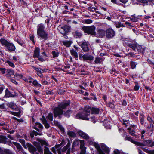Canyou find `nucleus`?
I'll return each instance as SVG.
<instances>
[{
  "label": "nucleus",
  "instance_id": "0eeeda50",
  "mask_svg": "<svg viewBox=\"0 0 154 154\" xmlns=\"http://www.w3.org/2000/svg\"><path fill=\"white\" fill-rule=\"evenodd\" d=\"M89 115V114H88V112L85 111V108L84 110L82 112L78 113L76 114V118L78 119L88 120H89V118H88V116Z\"/></svg>",
  "mask_w": 154,
  "mask_h": 154
},
{
  "label": "nucleus",
  "instance_id": "9b49d317",
  "mask_svg": "<svg viewBox=\"0 0 154 154\" xmlns=\"http://www.w3.org/2000/svg\"><path fill=\"white\" fill-rule=\"evenodd\" d=\"M6 104L8 107L10 108L12 110L15 111H17V109H18L19 108H20L14 101H11L7 103H6Z\"/></svg>",
  "mask_w": 154,
  "mask_h": 154
},
{
  "label": "nucleus",
  "instance_id": "5701e85b",
  "mask_svg": "<svg viewBox=\"0 0 154 154\" xmlns=\"http://www.w3.org/2000/svg\"><path fill=\"white\" fill-rule=\"evenodd\" d=\"M114 24L117 28H119L120 27H125L124 24L119 21H115L114 22Z\"/></svg>",
  "mask_w": 154,
  "mask_h": 154
},
{
  "label": "nucleus",
  "instance_id": "dca6fc26",
  "mask_svg": "<svg viewBox=\"0 0 154 154\" xmlns=\"http://www.w3.org/2000/svg\"><path fill=\"white\" fill-rule=\"evenodd\" d=\"M82 57L84 60H88L91 61L93 60L94 59V56L89 55L88 53H86L83 55Z\"/></svg>",
  "mask_w": 154,
  "mask_h": 154
},
{
  "label": "nucleus",
  "instance_id": "ddd939ff",
  "mask_svg": "<svg viewBox=\"0 0 154 154\" xmlns=\"http://www.w3.org/2000/svg\"><path fill=\"white\" fill-rule=\"evenodd\" d=\"M18 94L14 92V94H12L9 90L8 88H6L5 90V94L4 95V97L5 98H9V97H14L18 96Z\"/></svg>",
  "mask_w": 154,
  "mask_h": 154
},
{
  "label": "nucleus",
  "instance_id": "c756f323",
  "mask_svg": "<svg viewBox=\"0 0 154 154\" xmlns=\"http://www.w3.org/2000/svg\"><path fill=\"white\" fill-rule=\"evenodd\" d=\"M142 2H144L143 4V6H144L146 5H149L152 6L154 4L153 2V1H141Z\"/></svg>",
  "mask_w": 154,
  "mask_h": 154
},
{
  "label": "nucleus",
  "instance_id": "72a5a7b5",
  "mask_svg": "<svg viewBox=\"0 0 154 154\" xmlns=\"http://www.w3.org/2000/svg\"><path fill=\"white\" fill-rule=\"evenodd\" d=\"M128 130L129 131V134L132 136H135L136 138L139 137L138 135L135 134V132L133 130H132L131 128H128Z\"/></svg>",
  "mask_w": 154,
  "mask_h": 154
},
{
  "label": "nucleus",
  "instance_id": "c85d7f7f",
  "mask_svg": "<svg viewBox=\"0 0 154 154\" xmlns=\"http://www.w3.org/2000/svg\"><path fill=\"white\" fill-rule=\"evenodd\" d=\"M51 150L54 154H56L57 152L58 154H62L61 151L60 149L57 148L56 147V146H55V147H52L51 148Z\"/></svg>",
  "mask_w": 154,
  "mask_h": 154
},
{
  "label": "nucleus",
  "instance_id": "7c9ffc66",
  "mask_svg": "<svg viewBox=\"0 0 154 154\" xmlns=\"http://www.w3.org/2000/svg\"><path fill=\"white\" fill-rule=\"evenodd\" d=\"M128 1H111V2L114 4H116L119 5H121L122 4L126 3Z\"/></svg>",
  "mask_w": 154,
  "mask_h": 154
},
{
  "label": "nucleus",
  "instance_id": "4d7b16f0",
  "mask_svg": "<svg viewBox=\"0 0 154 154\" xmlns=\"http://www.w3.org/2000/svg\"><path fill=\"white\" fill-rule=\"evenodd\" d=\"M4 152L6 154H14L11 151L8 149H5Z\"/></svg>",
  "mask_w": 154,
  "mask_h": 154
},
{
  "label": "nucleus",
  "instance_id": "f3484780",
  "mask_svg": "<svg viewBox=\"0 0 154 154\" xmlns=\"http://www.w3.org/2000/svg\"><path fill=\"white\" fill-rule=\"evenodd\" d=\"M70 148L69 147V143L67 144V145L65 146L61 150L62 153H64L67 151L66 154H70Z\"/></svg>",
  "mask_w": 154,
  "mask_h": 154
},
{
  "label": "nucleus",
  "instance_id": "6e6d98bb",
  "mask_svg": "<svg viewBox=\"0 0 154 154\" xmlns=\"http://www.w3.org/2000/svg\"><path fill=\"white\" fill-rule=\"evenodd\" d=\"M53 117V114L51 113H49L48 116V118L50 121H52Z\"/></svg>",
  "mask_w": 154,
  "mask_h": 154
},
{
  "label": "nucleus",
  "instance_id": "a878e982",
  "mask_svg": "<svg viewBox=\"0 0 154 154\" xmlns=\"http://www.w3.org/2000/svg\"><path fill=\"white\" fill-rule=\"evenodd\" d=\"M12 143L16 146L17 149L19 151H23V149L19 143L14 142H13Z\"/></svg>",
  "mask_w": 154,
  "mask_h": 154
},
{
  "label": "nucleus",
  "instance_id": "7ed1b4c3",
  "mask_svg": "<svg viewBox=\"0 0 154 154\" xmlns=\"http://www.w3.org/2000/svg\"><path fill=\"white\" fill-rule=\"evenodd\" d=\"M49 144L46 141L39 138V153L43 154L44 150V154H52L47 147Z\"/></svg>",
  "mask_w": 154,
  "mask_h": 154
},
{
  "label": "nucleus",
  "instance_id": "39448f33",
  "mask_svg": "<svg viewBox=\"0 0 154 154\" xmlns=\"http://www.w3.org/2000/svg\"><path fill=\"white\" fill-rule=\"evenodd\" d=\"M96 27L94 26H84L82 27V29L84 32L89 35H94L96 34L95 30Z\"/></svg>",
  "mask_w": 154,
  "mask_h": 154
},
{
  "label": "nucleus",
  "instance_id": "79ce46f5",
  "mask_svg": "<svg viewBox=\"0 0 154 154\" xmlns=\"http://www.w3.org/2000/svg\"><path fill=\"white\" fill-rule=\"evenodd\" d=\"M67 134L69 137L74 138L76 137V134L75 132L72 131H69L67 132Z\"/></svg>",
  "mask_w": 154,
  "mask_h": 154
},
{
  "label": "nucleus",
  "instance_id": "09e8293b",
  "mask_svg": "<svg viewBox=\"0 0 154 154\" xmlns=\"http://www.w3.org/2000/svg\"><path fill=\"white\" fill-rule=\"evenodd\" d=\"M79 141L78 140H75L74 141L72 147H75L79 145Z\"/></svg>",
  "mask_w": 154,
  "mask_h": 154
},
{
  "label": "nucleus",
  "instance_id": "a18cd8bd",
  "mask_svg": "<svg viewBox=\"0 0 154 154\" xmlns=\"http://www.w3.org/2000/svg\"><path fill=\"white\" fill-rule=\"evenodd\" d=\"M102 61V58H100L99 57H96L95 58L94 62L96 64H99L101 63Z\"/></svg>",
  "mask_w": 154,
  "mask_h": 154
},
{
  "label": "nucleus",
  "instance_id": "f8f14e48",
  "mask_svg": "<svg viewBox=\"0 0 154 154\" xmlns=\"http://www.w3.org/2000/svg\"><path fill=\"white\" fill-rule=\"evenodd\" d=\"M106 37L109 38H112L115 36V32L112 29H108L106 30Z\"/></svg>",
  "mask_w": 154,
  "mask_h": 154
},
{
  "label": "nucleus",
  "instance_id": "f03ea898",
  "mask_svg": "<svg viewBox=\"0 0 154 154\" xmlns=\"http://www.w3.org/2000/svg\"><path fill=\"white\" fill-rule=\"evenodd\" d=\"M0 42L2 45L4 46L6 51L9 52H12L15 50L16 47L14 44L10 41L5 38H1Z\"/></svg>",
  "mask_w": 154,
  "mask_h": 154
},
{
  "label": "nucleus",
  "instance_id": "4be33fe9",
  "mask_svg": "<svg viewBox=\"0 0 154 154\" xmlns=\"http://www.w3.org/2000/svg\"><path fill=\"white\" fill-rule=\"evenodd\" d=\"M143 142L144 143H146V144H144L143 143L144 145V146L146 145H148L150 147H153L154 146V142L151 140H145ZM143 146H144V145Z\"/></svg>",
  "mask_w": 154,
  "mask_h": 154
},
{
  "label": "nucleus",
  "instance_id": "8fccbe9b",
  "mask_svg": "<svg viewBox=\"0 0 154 154\" xmlns=\"http://www.w3.org/2000/svg\"><path fill=\"white\" fill-rule=\"evenodd\" d=\"M37 140L38 141L37 142L35 141H34L33 144L36 146L35 147L37 148V150L38 151V138H37Z\"/></svg>",
  "mask_w": 154,
  "mask_h": 154
},
{
  "label": "nucleus",
  "instance_id": "13d9d810",
  "mask_svg": "<svg viewBox=\"0 0 154 154\" xmlns=\"http://www.w3.org/2000/svg\"><path fill=\"white\" fill-rule=\"evenodd\" d=\"M52 54L53 55V57H56L58 56V52H56L55 51H52Z\"/></svg>",
  "mask_w": 154,
  "mask_h": 154
},
{
  "label": "nucleus",
  "instance_id": "ea45409f",
  "mask_svg": "<svg viewBox=\"0 0 154 154\" xmlns=\"http://www.w3.org/2000/svg\"><path fill=\"white\" fill-rule=\"evenodd\" d=\"M15 41L18 44L20 45L22 47H25L26 45L23 41H22L21 40L19 39H17Z\"/></svg>",
  "mask_w": 154,
  "mask_h": 154
},
{
  "label": "nucleus",
  "instance_id": "4c0bfd02",
  "mask_svg": "<svg viewBox=\"0 0 154 154\" xmlns=\"http://www.w3.org/2000/svg\"><path fill=\"white\" fill-rule=\"evenodd\" d=\"M33 57L34 58H37L38 59V47L35 48L34 52Z\"/></svg>",
  "mask_w": 154,
  "mask_h": 154
},
{
  "label": "nucleus",
  "instance_id": "2eb2a0df",
  "mask_svg": "<svg viewBox=\"0 0 154 154\" xmlns=\"http://www.w3.org/2000/svg\"><path fill=\"white\" fill-rule=\"evenodd\" d=\"M125 140L129 141L132 142V143L137 146H142L144 145L143 143L135 141L133 140L131 137H128V136H126V137L125 139Z\"/></svg>",
  "mask_w": 154,
  "mask_h": 154
},
{
  "label": "nucleus",
  "instance_id": "423d86ee",
  "mask_svg": "<svg viewBox=\"0 0 154 154\" xmlns=\"http://www.w3.org/2000/svg\"><path fill=\"white\" fill-rule=\"evenodd\" d=\"M85 110L88 114H97L99 113L100 109L99 108L96 107H91L87 106L85 107Z\"/></svg>",
  "mask_w": 154,
  "mask_h": 154
},
{
  "label": "nucleus",
  "instance_id": "6e6552de",
  "mask_svg": "<svg viewBox=\"0 0 154 154\" xmlns=\"http://www.w3.org/2000/svg\"><path fill=\"white\" fill-rule=\"evenodd\" d=\"M73 47V48L70 50V53L73 57L77 60H78V57L77 52L80 51V49L75 45H74Z\"/></svg>",
  "mask_w": 154,
  "mask_h": 154
},
{
  "label": "nucleus",
  "instance_id": "5fc2aeb1",
  "mask_svg": "<svg viewBox=\"0 0 154 154\" xmlns=\"http://www.w3.org/2000/svg\"><path fill=\"white\" fill-rule=\"evenodd\" d=\"M12 119L14 120H17L19 122H23V120L22 119H19L15 117H13Z\"/></svg>",
  "mask_w": 154,
  "mask_h": 154
},
{
  "label": "nucleus",
  "instance_id": "bf43d9fd",
  "mask_svg": "<svg viewBox=\"0 0 154 154\" xmlns=\"http://www.w3.org/2000/svg\"><path fill=\"white\" fill-rule=\"evenodd\" d=\"M147 120L150 123L153 122V120L152 118L149 115L147 116Z\"/></svg>",
  "mask_w": 154,
  "mask_h": 154
},
{
  "label": "nucleus",
  "instance_id": "aec40b11",
  "mask_svg": "<svg viewBox=\"0 0 154 154\" xmlns=\"http://www.w3.org/2000/svg\"><path fill=\"white\" fill-rule=\"evenodd\" d=\"M72 34L74 37L75 38H80L82 36L81 32L78 30L73 32Z\"/></svg>",
  "mask_w": 154,
  "mask_h": 154
},
{
  "label": "nucleus",
  "instance_id": "20e7f679",
  "mask_svg": "<svg viewBox=\"0 0 154 154\" xmlns=\"http://www.w3.org/2000/svg\"><path fill=\"white\" fill-rule=\"evenodd\" d=\"M48 32L45 30V26L41 23L39 24V38L43 41L48 38Z\"/></svg>",
  "mask_w": 154,
  "mask_h": 154
},
{
  "label": "nucleus",
  "instance_id": "1a4fd4ad",
  "mask_svg": "<svg viewBox=\"0 0 154 154\" xmlns=\"http://www.w3.org/2000/svg\"><path fill=\"white\" fill-rule=\"evenodd\" d=\"M78 45L80 46L82 50L85 52H88L89 50V46L87 42H78L77 41Z\"/></svg>",
  "mask_w": 154,
  "mask_h": 154
},
{
  "label": "nucleus",
  "instance_id": "3c124183",
  "mask_svg": "<svg viewBox=\"0 0 154 154\" xmlns=\"http://www.w3.org/2000/svg\"><path fill=\"white\" fill-rule=\"evenodd\" d=\"M125 23L127 26H128L127 27L128 28H131L132 27H134V25L133 24H131V23H130L128 22H125Z\"/></svg>",
  "mask_w": 154,
  "mask_h": 154
},
{
  "label": "nucleus",
  "instance_id": "2f4dec72",
  "mask_svg": "<svg viewBox=\"0 0 154 154\" xmlns=\"http://www.w3.org/2000/svg\"><path fill=\"white\" fill-rule=\"evenodd\" d=\"M105 33H106L105 31L102 29H99L97 32L100 38H102L105 36Z\"/></svg>",
  "mask_w": 154,
  "mask_h": 154
},
{
  "label": "nucleus",
  "instance_id": "680f3d73",
  "mask_svg": "<svg viewBox=\"0 0 154 154\" xmlns=\"http://www.w3.org/2000/svg\"><path fill=\"white\" fill-rule=\"evenodd\" d=\"M30 40L32 41L34 44H35V42L34 39V37L33 35L32 34L31 35H30Z\"/></svg>",
  "mask_w": 154,
  "mask_h": 154
},
{
  "label": "nucleus",
  "instance_id": "e2e57ef3",
  "mask_svg": "<svg viewBox=\"0 0 154 154\" xmlns=\"http://www.w3.org/2000/svg\"><path fill=\"white\" fill-rule=\"evenodd\" d=\"M108 105L111 109H114L115 108V106L111 102H109L108 103Z\"/></svg>",
  "mask_w": 154,
  "mask_h": 154
},
{
  "label": "nucleus",
  "instance_id": "bb28decb",
  "mask_svg": "<svg viewBox=\"0 0 154 154\" xmlns=\"http://www.w3.org/2000/svg\"><path fill=\"white\" fill-rule=\"evenodd\" d=\"M17 112H14L13 111L11 112V114L14 116H16L18 117H20L21 111L20 108H19L17 109Z\"/></svg>",
  "mask_w": 154,
  "mask_h": 154
},
{
  "label": "nucleus",
  "instance_id": "49530a36",
  "mask_svg": "<svg viewBox=\"0 0 154 154\" xmlns=\"http://www.w3.org/2000/svg\"><path fill=\"white\" fill-rule=\"evenodd\" d=\"M7 72L8 73L7 75L10 76L13 75L14 74V71L11 69H7Z\"/></svg>",
  "mask_w": 154,
  "mask_h": 154
},
{
  "label": "nucleus",
  "instance_id": "de8ad7c7",
  "mask_svg": "<svg viewBox=\"0 0 154 154\" xmlns=\"http://www.w3.org/2000/svg\"><path fill=\"white\" fill-rule=\"evenodd\" d=\"M93 22L92 20L90 19H86L84 20L83 23H86L87 24H90L92 23Z\"/></svg>",
  "mask_w": 154,
  "mask_h": 154
},
{
  "label": "nucleus",
  "instance_id": "338daca9",
  "mask_svg": "<svg viewBox=\"0 0 154 154\" xmlns=\"http://www.w3.org/2000/svg\"><path fill=\"white\" fill-rule=\"evenodd\" d=\"M26 1H20L21 4H22L24 6H27V3L26 2Z\"/></svg>",
  "mask_w": 154,
  "mask_h": 154
},
{
  "label": "nucleus",
  "instance_id": "9d476101",
  "mask_svg": "<svg viewBox=\"0 0 154 154\" xmlns=\"http://www.w3.org/2000/svg\"><path fill=\"white\" fill-rule=\"evenodd\" d=\"M27 148H28L29 152L31 154H35V153H36V154H38V153L36 152L37 149L36 147L34 146L32 144L28 142L27 143Z\"/></svg>",
  "mask_w": 154,
  "mask_h": 154
},
{
  "label": "nucleus",
  "instance_id": "37998d69",
  "mask_svg": "<svg viewBox=\"0 0 154 154\" xmlns=\"http://www.w3.org/2000/svg\"><path fill=\"white\" fill-rule=\"evenodd\" d=\"M80 148L81 149H85L86 147L85 146L84 141L83 140H80Z\"/></svg>",
  "mask_w": 154,
  "mask_h": 154
},
{
  "label": "nucleus",
  "instance_id": "f257e3e1",
  "mask_svg": "<svg viewBox=\"0 0 154 154\" xmlns=\"http://www.w3.org/2000/svg\"><path fill=\"white\" fill-rule=\"evenodd\" d=\"M70 105V102L68 101H65L58 103V106L55 107L53 110V112L55 117L60 116L63 114L66 117L69 118L72 111L68 110L64 113L63 110L66 109Z\"/></svg>",
  "mask_w": 154,
  "mask_h": 154
},
{
  "label": "nucleus",
  "instance_id": "58836bf2",
  "mask_svg": "<svg viewBox=\"0 0 154 154\" xmlns=\"http://www.w3.org/2000/svg\"><path fill=\"white\" fill-rule=\"evenodd\" d=\"M144 2L141 1H132V3L133 5H142L143 6Z\"/></svg>",
  "mask_w": 154,
  "mask_h": 154
},
{
  "label": "nucleus",
  "instance_id": "a19ab883",
  "mask_svg": "<svg viewBox=\"0 0 154 154\" xmlns=\"http://www.w3.org/2000/svg\"><path fill=\"white\" fill-rule=\"evenodd\" d=\"M94 146L97 151L99 152V154H105L101 151L100 146L98 144H95L94 145Z\"/></svg>",
  "mask_w": 154,
  "mask_h": 154
},
{
  "label": "nucleus",
  "instance_id": "412c9836",
  "mask_svg": "<svg viewBox=\"0 0 154 154\" xmlns=\"http://www.w3.org/2000/svg\"><path fill=\"white\" fill-rule=\"evenodd\" d=\"M42 121L43 124L44 125L46 128H48L49 127V125L47 123L46 119L45 118L44 116L42 115V118L40 119Z\"/></svg>",
  "mask_w": 154,
  "mask_h": 154
},
{
  "label": "nucleus",
  "instance_id": "052dcab7",
  "mask_svg": "<svg viewBox=\"0 0 154 154\" xmlns=\"http://www.w3.org/2000/svg\"><path fill=\"white\" fill-rule=\"evenodd\" d=\"M135 54L132 52H130L126 54V55L129 57H133L134 56Z\"/></svg>",
  "mask_w": 154,
  "mask_h": 154
},
{
  "label": "nucleus",
  "instance_id": "6ab92c4d",
  "mask_svg": "<svg viewBox=\"0 0 154 154\" xmlns=\"http://www.w3.org/2000/svg\"><path fill=\"white\" fill-rule=\"evenodd\" d=\"M137 43L135 42L128 43L127 45L130 48H131L132 50L135 51L137 46Z\"/></svg>",
  "mask_w": 154,
  "mask_h": 154
},
{
  "label": "nucleus",
  "instance_id": "cd10ccee",
  "mask_svg": "<svg viewBox=\"0 0 154 154\" xmlns=\"http://www.w3.org/2000/svg\"><path fill=\"white\" fill-rule=\"evenodd\" d=\"M140 148L144 152L148 154H154V150H150L144 147H141Z\"/></svg>",
  "mask_w": 154,
  "mask_h": 154
},
{
  "label": "nucleus",
  "instance_id": "e433bc0d",
  "mask_svg": "<svg viewBox=\"0 0 154 154\" xmlns=\"http://www.w3.org/2000/svg\"><path fill=\"white\" fill-rule=\"evenodd\" d=\"M19 142L21 144L23 147L25 149H27V143L26 144L25 140L24 139H19Z\"/></svg>",
  "mask_w": 154,
  "mask_h": 154
},
{
  "label": "nucleus",
  "instance_id": "864d4df0",
  "mask_svg": "<svg viewBox=\"0 0 154 154\" xmlns=\"http://www.w3.org/2000/svg\"><path fill=\"white\" fill-rule=\"evenodd\" d=\"M23 77V75L22 74H20L17 73L15 74L14 75V77L18 79H22Z\"/></svg>",
  "mask_w": 154,
  "mask_h": 154
},
{
  "label": "nucleus",
  "instance_id": "b1692460",
  "mask_svg": "<svg viewBox=\"0 0 154 154\" xmlns=\"http://www.w3.org/2000/svg\"><path fill=\"white\" fill-rule=\"evenodd\" d=\"M8 138L5 136L0 135V143L6 144L7 143Z\"/></svg>",
  "mask_w": 154,
  "mask_h": 154
},
{
  "label": "nucleus",
  "instance_id": "69168bd1",
  "mask_svg": "<svg viewBox=\"0 0 154 154\" xmlns=\"http://www.w3.org/2000/svg\"><path fill=\"white\" fill-rule=\"evenodd\" d=\"M120 152L119 150L117 149H115L113 151V154H120Z\"/></svg>",
  "mask_w": 154,
  "mask_h": 154
},
{
  "label": "nucleus",
  "instance_id": "393cba45",
  "mask_svg": "<svg viewBox=\"0 0 154 154\" xmlns=\"http://www.w3.org/2000/svg\"><path fill=\"white\" fill-rule=\"evenodd\" d=\"M102 149L106 153L109 154L110 152V149L105 145L102 143L100 145Z\"/></svg>",
  "mask_w": 154,
  "mask_h": 154
},
{
  "label": "nucleus",
  "instance_id": "c9c22d12",
  "mask_svg": "<svg viewBox=\"0 0 154 154\" xmlns=\"http://www.w3.org/2000/svg\"><path fill=\"white\" fill-rule=\"evenodd\" d=\"M138 63L137 62L133 61H131L130 62V65L131 68L132 69H134L136 68V66L137 65Z\"/></svg>",
  "mask_w": 154,
  "mask_h": 154
},
{
  "label": "nucleus",
  "instance_id": "4468645a",
  "mask_svg": "<svg viewBox=\"0 0 154 154\" xmlns=\"http://www.w3.org/2000/svg\"><path fill=\"white\" fill-rule=\"evenodd\" d=\"M78 134L83 139L86 140H88L89 141H91V140L90 137L85 133L81 131H78Z\"/></svg>",
  "mask_w": 154,
  "mask_h": 154
},
{
  "label": "nucleus",
  "instance_id": "473e14b6",
  "mask_svg": "<svg viewBox=\"0 0 154 154\" xmlns=\"http://www.w3.org/2000/svg\"><path fill=\"white\" fill-rule=\"evenodd\" d=\"M38 135V132L34 130H31L30 133V135L32 138L34 137V136H37Z\"/></svg>",
  "mask_w": 154,
  "mask_h": 154
},
{
  "label": "nucleus",
  "instance_id": "774afa93",
  "mask_svg": "<svg viewBox=\"0 0 154 154\" xmlns=\"http://www.w3.org/2000/svg\"><path fill=\"white\" fill-rule=\"evenodd\" d=\"M140 86L138 85H136L134 87V90L133 91H138L139 89Z\"/></svg>",
  "mask_w": 154,
  "mask_h": 154
},
{
  "label": "nucleus",
  "instance_id": "f704fd0d",
  "mask_svg": "<svg viewBox=\"0 0 154 154\" xmlns=\"http://www.w3.org/2000/svg\"><path fill=\"white\" fill-rule=\"evenodd\" d=\"M136 49H137L138 51L139 52H143L145 49L144 47H142L141 46L137 44V46L136 47Z\"/></svg>",
  "mask_w": 154,
  "mask_h": 154
},
{
  "label": "nucleus",
  "instance_id": "603ef678",
  "mask_svg": "<svg viewBox=\"0 0 154 154\" xmlns=\"http://www.w3.org/2000/svg\"><path fill=\"white\" fill-rule=\"evenodd\" d=\"M5 62L8 63L11 67L13 68L15 67V65L13 62L9 60H7Z\"/></svg>",
  "mask_w": 154,
  "mask_h": 154
},
{
  "label": "nucleus",
  "instance_id": "a211bd4d",
  "mask_svg": "<svg viewBox=\"0 0 154 154\" xmlns=\"http://www.w3.org/2000/svg\"><path fill=\"white\" fill-rule=\"evenodd\" d=\"M140 122L142 125H143L145 123V116L143 113H140L139 117Z\"/></svg>",
  "mask_w": 154,
  "mask_h": 154
},
{
  "label": "nucleus",
  "instance_id": "0e129e2a",
  "mask_svg": "<svg viewBox=\"0 0 154 154\" xmlns=\"http://www.w3.org/2000/svg\"><path fill=\"white\" fill-rule=\"evenodd\" d=\"M65 91V90H64L59 89L58 91V94H63V93Z\"/></svg>",
  "mask_w": 154,
  "mask_h": 154
},
{
  "label": "nucleus",
  "instance_id": "c03bdc74",
  "mask_svg": "<svg viewBox=\"0 0 154 154\" xmlns=\"http://www.w3.org/2000/svg\"><path fill=\"white\" fill-rule=\"evenodd\" d=\"M63 44L66 47H69L70 46L71 42L70 41H65L63 42Z\"/></svg>",
  "mask_w": 154,
  "mask_h": 154
}]
</instances>
